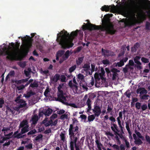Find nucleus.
I'll return each mask as SVG.
<instances>
[{
	"mask_svg": "<svg viewBox=\"0 0 150 150\" xmlns=\"http://www.w3.org/2000/svg\"><path fill=\"white\" fill-rule=\"evenodd\" d=\"M120 118H119V117H117V120L118 122L119 126L121 129V131H123V130H125V127L122 126V125H121V122L120 120Z\"/></svg>",
	"mask_w": 150,
	"mask_h": 150,
	"instance_id": "29",
	"label": "nucleus"
},
{
	"mask_svg": "<svg viewBox=\"0 0 150 150\" xmlns=\"http://www.w3.org/2000/svg\"><path fill=\"white\" fill-rule=\"evenodd\" d=\"M67 117L68 116L66 114H64L62 115L61 116L60 118L62 120H63L64 118H67Z\"/></svg>",
	"mask_w": 150,
	"mask_h": 150,
	"instance_id": "64",
	"label": "nucleus"
},
{
	"mask_svg": "<svg viewBox=\"0 0 150 150\" xmlns=\"http://www.w3.org/2000/svg\"><path fill=\"white\" fill-rule=\"evenodd\" d=\"M76 65H74L70 67L69 69V71L70 73H72L74 71L76 68Z\"/></svg>",
	"mask_w": 150,
	"mask_h": 150,
	"instance_id": "41",
	"label": "nucleus"
},
{
	"mask_svg": "<svg viewBox=\"0 0 150 150\" xmlns=\"http://www.w3.org/2000/svg\"><path fill=\"white\" fill-rule=\"evenodd\" d=\"M36 45L37 48L40 51L42 50L43 47L39 42H36Z\"/></svg>",
	"mask_w": 150,
	"mask_h": 150,
	"instance_id": "37",
	"label": "nucleus"
},
{
	"mask_svg": "<svg viewBox=\"0 0 150 150\" xmlns=\"http://www.w3.org/2000/svg\"><path fill=\"white\" fill-rule=\"evenodd\" d=\"M62 88V86L60 85H59L58 87L57 88L58 90V92L57 93H62L63 92V91L62 90H61V88Z\"/></svg>",
	"mask_w": 150,
	"mask_h": 150,
	"instance_id": "59",
	"label": "nucleus"
},
{
	"mask_svg": "<svg viewBox=\"0 0 150 150\" xmlns=\"http://www.w3.org/2000/svg\"><path fill=\"white\" fill-rule=\"evenodd\" d=\"M66 103V105H69L71 107H74L75 108H77V106L75 103H68V102L67 103Z\"/></svg>",
	"mask_w": 150,
	"mask_h": 150,
	"instance_id": "51",
	"label": "nucleus"
},
{
	"mask_svg": "<svg viewBox=\"0 0 150 150\" xmlns=\"http://www.w3.org/2000/svg\"><path fill=\"white\" fill-rule=\"evenodd\" d=\"M144 6L142 4L136 5L130 7L129 9L126 8L122 10L123 13L125 15L130 14L134 16H136L140 18H142L144 16Z\"/></svg>",
	"mask_w": 150,
	"mask_h": 150,
	"instance_id": "4",
	"label": "nucleus"
},
{
	"mask_svg": "<svg viewBox=\"0 0 150 150\" xmlns=\"http://www.w3.org/2000/svg\"><path fill=\"white\" fill-rule=\"evenodd\" d=\"M61 140L64 142L65 139L64 134L63 133H61L60 135Z\"/></svg>",
	"mask_w": 150,
	"mask_h": 150,
	"instance_id": "62",
	"label": "nucleus"
},
{
	"mask_svg": "<svg viewBox=\"0 0 150 150\" xmlns=\"http://www.w3.org/2000/svg\"><path fill=\"white\" fill-rule=\"evenodd\" d=\"M111 128L113 131H120L119 130L118 127L116 124L111 122Z\"/></svg>",
	"mask_w": 150,
	"mask_h": 150,
	"instance_id": "21",
	"label": "nucleus"
},
{
	"mask_svg": "<svg viewBox=\"0 0 150 150\" xmlns=\"http://www.w3.org/2000/svg\"><path fill=\"white\" fill-rule=\"evenodd\" d=\"M26 105V103L18 104V107L19 108H23L25 107Z\"/></svg>",
	"mask_w": 150,
	"mask_h": 150,
	"instance_id": "58",
	"label": "nucleus"
},
{
	"mask_svg": "<svg viewBox=\"0 0 150 150\" xmlns=\"http://www.w3.org/2000/svg\"><path fill=\"white\" fill-rule=\"evenodd\" d=\"M38 85L37 82L34 81L33 83H31L29 87L32 88L38 87Z\"/></svg>",
	"mask_w": 150,
	"mask_h": 150,
	"instance_id": "38",
	"label": "nucleus"
},
{
	"mask_svg": "<svg viewBox=\"0 0 150 150\" xmlns=\"http://www.w3.org/2000/svg\"><path fill=\"white\" fill-rule=\"evenodd\" d=\"M28 79L29 78H27L25 79H22L19 80H16L15 81V83L17 84L24 83L28 81Z\"/></svg>",
	"mask_w": 150,
	"mask_h": 150,
	"instance_id": "24",
	"label": "nucleus"
},
{
	"mask_svg": "<svg viewBox=\"0 0 150 150\" xmlns=\"http://www.w3.org/2000/svg\"><path fill=\"white\" fill-rule=\"evenodd\" d=\"M57 115L55 113L53 114L50 117V119H52V120L57 117Z\"/></svg>",
	"mask_w": 150,
	"mask_h": 150,
	"instance_id": "61",
	"label": "nucleus"
},
{
	"mask_svg": "<svg viewBox=\"0 0 150 150\" xmlns=\"http://www.w3.org/2000/svg\"><path fill=\"white\" fill-rule=\"evenodd\" d=\"M77 139V138L76 137L75 139V150H80V145L77 144L76 143Z\"/></svg>",
	"mask_w": 150,
	"mask_h": 150,
	"instance_id": "40",
	"label": "nucleus"
},
{
	"mask_svg": "<svg viewBox=\"0 0 150 150\" xmlns=\"http://www.w3.org/2000/svg\"><path fill=\"white\" fill-rule=\"evenodd\" d=\"M113 106L112 104L108 105L107 107V112H106V113H110V115H112L113 113Z\"/></svg>",
	"mask_w": 150,
	"mask_h": 150,
	"instance_id": "15",
	"label": "nucleus"
},
{
	"mask_svg": "<svg viewBox=\"0 0 150 150\" xmlns=\"http://www.w3.org/2000/svg\"><path fill=\"white\" fill-rule=\"evenodd\" d=\"M35 93L32 91H30L27 93V95H25V96L26 98H28L31 96L35 95Z\"/></svg>",
	"mask_w": 150,
	"mask_h": 150,
	"instance_id": "31",
	"label": "nucleus"
},
{
	"mask_svg": "<svg viewBox=\"0 0 150 150\" xmlns=\"http://www.w3.org/2000/svg\"><path fill=\"white\" fill-rule=\"evenodd\" d=\"M28 122L26 120H23L20 123L19 127L22 128L21 131H28Z\"/></svg>",
	"mask_w": 150,
	"mask_h": 150,
	"instance_id": "6",
	"label": "nucleus"
},
{
	"mask_svg": "<svg viewBox=\"0 0 150 150\" xmlns=\"http://www.w3.org/2000/svg\"><path fill=\"white\" fill-rule=\"evenodd\" d=\"M95 142L96 144L97 147L99 150H102L101 147L103 146L102 144L100 143V141L98 139H96L95 140Z\"/></svg>",
	"mask_w": 150,
	"mask_h": 150,
	"instance_id": "28",
	"label": "nucleus"
},
{
	"mask_svg": "<svg viewBox=\"0 0 150 150\" xmlns=\"http://www.w3.org/2000/svg\"><path fill=\"white\" fill-rule=\"evenodd\" d=\"M69 86L73 90L75 91H77L78 89V87L77 84H73L72 83V81L71 80L70 81L69 83Z\"/></svg>",
	"mask_w": 150,
	"mask_h": 150,
	"instance_id": "18",
	"label": "nucleus"
},
{
	"mask_svg": "<svg viewBox=\"0 0 150 150\" xmlns=\"http://www.w3.org/2000/svg\"><path fill=\"white\" fill-rule=\"evenodd\" d=\"M141 57L139 56H136L134 59V61L135 63L138 64H142L141 62L139 61Z\"/></svg>",
	"mask_w": 150,
	"mask_h": 150,
	"instance_id": "30",
	"label": "nucleus"
},
{
	"mask_svg": "<svg viewBox=\"0 0 150 150\" xmlns=\"http://www.w3.org/2000/svg\"><path fill=\"white\" fill-rule=\"evenodd\" d=\"M8 48L5 47L3 49V51L0 49V55L3 54V52H5L6 54L7 55L6 58L11 61L16 60L18 58V53L19 50L20 43L18 41L14 43H9Z\"/></svg>",
	"mask_w": 150,
	"mask_h": 150,
	"instance_id": "3",
	"label": "nucleus"
},
{
	"mask_svg": "<svg viewBox=\"0 0 150 150\" xmlns=\"http://www.w3.org/2000/svg\"><path fill=\"white\" fill-rule=\"evenodd\" d=\"M77 76V78L79 80H82L84 79V76L83 75L81 74H79Z\"/></svg>",
	"mask_w": 150,
	"mask_h": 150,
	"instance_id": "48",
	"label": "nucleus"
},
{
	"mask_svg": "<svg viewBox=\"0 0 150 150\" xmlns=\"http://www.w3.org/2000/svg\"><path fill=\"white\" fill-rule=\"evenodd\" d=\"M101 72L99 73V75L102 79L105 76V71L103 67H101L100 69Z\"/></svg>",
	"mask_w": 150,
	"mask_h": 150,
	"instance_id": "34",
	"label": "nucleus"
},
{
	"mask_svg": "<svg viewBox=\"0 0 150 150\" xmlns=\"http://www.w3.org/2000/svg\"><path fill=\"white\" fill-rule=\"evenodd\" d=\"M115 8V6L114 5L109 6L104 5L101 7V9L102 11L107 12L109 11L110 9L112 10H114Z\"/></svg>",
	"mask_w": 150,
	"mask_h": 150,
	"instance_id": "9",
	"label": "nucleus"
},
{
	"mask_svg": "<svg viewBox=\"0 0 150 150\" xmlns=\"http://www.w3.org/2000/svg\"><path fill=\"white\" fill-rule=\"evenodd\" d=\"M91 71H90V75H91L93 72L95 71V67H96V64H91Z\"/></svg>",
	"mask_w": 150,
	"mask_h": 150,
	"instance_id": "35",
	"label": "nucleus"
},
{
	"mask_svg": "<svg viewBox=\"0 0 150 150\" xmlns=\"http://www.w3.org/2000/svg\"><path fill=\"white\" fill-rule=\"evenodd\" d=\"M64 95V93L63 92L57 93V98H56L55 99L56 101L60 102L66 105V103L69 100H68V97L67 96H65Z\"/></svg>",
	"mask_w": 150,
	"mask_h": 150,
	"instance_id": "5",
	"label": "nucleus"
},
{
	"mask_svg": "<svg viewBox=\"0 0 150 150\" xmlns=\"http://www.w3.org/2000/svg\"><path fill=\"white\" fill-rule=\"evenodd\" d=\"M115 132V134H117L119 137L122 139H124V137L123 135V134H124V132H120V133H119V132Z\"/></svg>",
	"mask_w": 150,
	"mask_h": 150,
	"instance_id": "33",
	"label": "nucleus"
},
{
	"mask_svg": "<svg viewBox=\"0 0 150 150\" xmlns=\"http://www.w3.org/2000/svg\"><path fill=\"white\" fill-rule=\"evenodd\" d=\"M126 45H122L121 47V51L123 52V54H124L126 51Z\"/></svg>",
	"mask_w": 150,
	"mask_h": 150,
	"instance_id": "54",
	"label": "nucleus"
},
{
	"mask_svg": "<svg viewBox=\"0 0 150 150\" xmlns=\"http://www.w3.org/2000/svg\"><path fill=\"white\" fill-rule=\"evenodd\" d=\"M13 134V132H11V133H9L7 134H5V137H3L2 140H0V143H3L5 141H6L7 140L10 139L12 137V135Z\"/></svg>",
	"mask_w": 150,
	"mask_h": 150,
	"instance_id": "12",
	"label": "nucleus"
},
{
	"mask_svg": "<svg viewBox=\"0 0 150 150\" xmlns=\"http://www.w3.org/2000/svg\"><path fill=\"white\" fill-rule=\"evenodd\" d=\"M111 71L112 73V79L113 80H115L118 76L117 73L119 72L120 71L117 69L113 68L111 70Z\"/></svg>",
	"mask_w": 150,
	"mask_h": 150,
	"instance_id": "10",
	"label": "nucleus"
},
{
	"mask_svg": "<svg viewBox=\"0 0 150 150\" xmlns=\"http://www.w3.org/2000/svg\"><path fill=\"white\" fill-rule=\"evenodd\" d=\"M32 41L30 40H28L25 45V48L28 51L31 47L32 46Z\"/></svg>",
	"mask_w": 150,
	"mask_h": 150,
	"instance_id": "23",
	"label": "nucleus"
},
{
	"mask_svg": "<svg viewBox=\"0 0 150 150\" xmlns=\"http://www.w3.org/2000/svg\"><path fill=\"white\" fill-rule=\"evenodd\" d=\"M149 97V95L147 94H145L142 96L141 98L142 99L144 100H147L148 99Z\"/></svg>",
	"mask_w": 150,
	"mask_h": 150,
	"instance_id": "53",
	"label": "nucleus"
},
{
	"mask_svg": "<svg viewBox=\"0 0 150 150\" xmlns=\"http://www.w3.org/2000/svg\"><path fill=\"white\" fill-rule=\"evenodd\" d=\"M135 24V23L134 21H131L125 23L126 26H130L134 25Z\"/></svg>",
	"mask_w": 150,
	"mask_h": 150,
	"instance_id": "39",
	"label": "nucleus"
},
{
	"mask_svg": "<svg viewBox=\"0 0 150 150\" xmlns=\"http://www.w3.org/2000/svg\"><path fill=\"white\" fill-rule=\"evenodd\" d=\"M24 88V86L23 85H21L17 87V88L18 90H21Z\"/></svg>",
	"mask_w": 150,
	"mask_h": 150,
	"instance_id": "60",
	"label": "nucleus"
},
{
	"mask_svg": "<svg viewBox=\"0 0 150 150\" xmlns=\"http://www.w3.org/2000/svg\"><path fill=\"white\" fill-rule=\"evenodd\" d=\"M49 71L48 70L43 71L42 69L41 70V72L42 74H45L47 75L49 73Z\"/></svg>",
	"mask_w": 150,
	"mask_h": 150,
	"instance_id": "56",
	"label": "nucleus"
},
{
	"mask_svg": "<svg viewBox=\"0 0 150 150\" xmlns=\"http://www.w3.org/2000/svg\"><path fill=\"white\" fill-rule=\"evenodd\" d=\"M82 68L84 69L83 70L85 71L87 74L90 75V63L84 64Z\"/></svg>",
	"mask_w": 150,
	"mask_h": 150,
	"instance_id": "11",
	"label": "nucleus"
},
{
	"mask_svg": "<svg viewBox=\"0 0 150 150\" xmlns=\"http://www.w3.org/2000/svg\"><path fill=\"white\" fill-rule=\"evenodd\" d=\"M129 67L128 65H126V67L123 69V71L125 73H127L128 71V68Z\"/></svg>",
	"mask_w": 150,
	"mask_h": 150,
	"instance_id": "57",
	"label": "nucleus"
},
{
	"mask_svg": "<svg viewBox=\"0 0 150 150\" xmlns=\"http://www.w3.org/2000/svg\"><path fill=\"white\" fill-rule=\"evenodd\" d=\"M94 84V79L93 77L91 78V79L90 81V82L88 83V85H87V86L88 87H91L93 86Z\"/></svg>",
	"mask_w": 150,
	"mask_h": 150,
	"instance_id": "36",
	"label": "nucleus"
},
{
	"mask_svg": "<svg viewBox=\"0 0 150 150\" xmlns=\"http://www.w3.org/2000/svg\"><path fill=\"white\" fill-rule=\"evenodd\" d=\"M135 106L137 110H139L141 108V103L139 102H137L135 103Z\"/></svg>",
	"mask_w": 150,
	"mask_h": 150,
	"instance_id": "46",
	"label": "nucleus"
},
{
	"mask_svg": "<svg viewBox=\"0 0 150 150\" xmlns=\"http://www.w3.org/2000/svg\"><path fill=\"white\" fill-rule=\"evenodd\" d=\"M140 46V43L136 42L134 46L131 47V51L132 52H136Z\"/></svg>",
	"mask_w": 150,
	"mask_h": 150,
	"instance_id": "13",
	"label": "nucleus"
},
{
	"mask_svg": "<svg viewBox=\"0 0 150 150\" xmlns=\"http://www.w3.org/2000/svg\"><path fill=\"white\" fill-rule=\"evenodd\" d=\"M134 143L135 144L139 145L142 143L143 142L140 139H138L135 141Z\"/></svg>",
	"mask_w": 150,
	"mask_h": 150,
	"instance_id": "45",
	"label": "nucleus"
},
{
	"mask_svg": "<svg viewBox=\"0 0 150 150\" xmlns=\"http://www.w3.org/2000/svg\"><path fill=\"white\" fill-rule=\"evenodd\" d=\"M102 63L104 65H108L110 64V62L108 59H103L102 61Z\"/></svg>",
	"mask_w": 150,
	"mask_h": 150,
	"instance_id": "43",
	"label": "nucleus"
},
{
	"mask_svg": "<svg viewBox=\"0 0 150 150\" xmlns=\"http://www.w3.org/2000/svg\"><path fill=\"white\" fill-rule=\"evenodd\" d=\"M78 30L71 32L70 34L67 31L64 29L61 32L63 34L61 35L59 33L57 34V41L64 49H69L72 47L74 45L73 41L74 38L77 35ZM61 34V33L60 34Z\"/></svg>",
	"mask_w": 150,
	"mask_h": 150,
	"instance_id": "2",
	"label": "nucleus"
},
{
	"mask_svg": "<svg viewBox=\"0 0 150 150\" xmlns=\"http://www.w3.org/2000/svg\"><path fill=\"white\" fill-rule=\"evenodd\" d=\"M42 137V134H40L38 135L35 138V139L36 141H38Z\"/></svg>",
	"mask_w": 150,
	"mask_h": 150,
	"instance_id": "63",
	"label": "nucleus"
},
{
	"mask_svg": "<svg viewBox=\"0 0 150 150\" xmlns=\"http://www.w3.org/2000/svg\"><path fill=\"white\" fill-rule=\"evenodd\" d=\"M60 81L62 82H66V77L64 75H62L60 76Z\"/></svg>",
	"mask_w": 150,
	"mask_h": 150,
	"instance_id": "42",
	"label": "nucleus"
},
{
	"mask_svg": "<svg viewBox=\"0 0 150 150\" xmlns=\"http://www.w3.org/2000/svg\"><path fill=\"white\" fill-rule=\"evenodd\" d=\"M84 57H79L76 60V63L77 66L80 65L83 62Z\"/></svg>",
	"mask_w": 150,
	"mask_h": 150,
	"instance_id": "25",
	"label": "nucleus"
},
{
	"mask_svg": "<svg viewBox=\"0 0 150 150\" xmlns=\"http://www.w3.org/2000/svg\"><path fill=\"white\" fill-rule=\"evenodd\" d=\"M97 116L95 115V114L89 115L88 117V120L89 122L93 121L95 119V117Z\"/></svg>",
	"mask_w": 150,
	"mask_h": 150,
	"instance_id": "32",
	"label": "nucleus"
},
{
	"mask_svg": "<svg viewBox=\"0 0 150 150\" xmlns=\"http://www.w3.org/2000/svg\"><path fill=\"white\" fill-rule=\"evenodd\" d=\"M65 51L63 50H59L57 53V54L59 56V57H61L64 54Z\"/></svg>",
	"mask_w": 150,
	"mask_h": 150,
	"instance_id": "44",
	"label": "nucleus"
},
{
	"mask_svg": "<svg viewBox=\"0 0 150 150\" xmlns=\"http://www.w3.org/2000/svg\"><path fill=\"white\" fill-rule=\"evenodd\" d=\"M57 120L56 119L54 122L53 121V120L52 119H50V121H51L52 122L51 124V127L50 129H52L53 130H55L57 128L55 127V126L57 124Z\"/></svg>",
	"mask_w": 150,
	"mask_h": 150,
	"instance_id": "19",
	"label": "nucleus"
},
{
	"mask_svg": "<svg viewBox=\"0 0 150 150\" xmlns=\"http://www.w3.org/2000/svg\"><path fill=\"white\" fill-rule=\"evenodd\" d=\"M52 109L48 108L47 110L44 111V114L45 116H49L52 113Z\"/></svg>",
	"mask_w": 150,
	"mask_h": 150,
	"instance_id": "26",
	"label": "nucleus"
},
{
	"mask_svg": "<svg viewBox=\"0 0 150 150\" xmlns=\"http://www.w3.org/2000/svg\"><path fill=\"white\" fill-rule=\"evenodd\" d=\"M142 61L144 63H148L149 62V59L144 57H142L141 59Z\"/></svg>",
	"mask_w": 150,
	"mask_h": 150,
	"instance_id": "50",
	"label": "nucleus"
},
{
	"mask_svg": "<svg viewBox=\"0 0 150 150\" xmlns=\"http://www.w3.org/2000/svg\"><path fill=\"white\" fill-rule=\"evenodd\" d=\"M74 124V122H73V124H71L70 125V127L69 129V131H74L73 130L74 128V131H78L79 129L77 125L75 126L74 125H73Z\"/></svg>",
	"mask_w": 150,
	"mask_h": 150,
	"instance_id": "20",
	"label": "nucleus"
},
{
	"mask_svg": "<svg viewBox=\"0 0 150 150\" xmlns=\"http://www.w3.org/2000/svg\"><path fill=\"white\" fill-rule=\"evenodd\" d=\"M69 86L73 90L75 91H77L78 89V87L77 84H73L72 83V81L71 80L70 81L69 83Z\"/></svg>",
	"mask_w": 150,
	"mask_h": 150,
	"instance_id": "17",
	"label": "nucleus"
},
{
	"mask_svg": "<svg viewBox=\"0 0 150 150\" xmlns=\"http://www.w3.org/2000/svg\"><path fill=\"white\" fill-rule=\"evenodd\" d=\"M72 53H70L69 50H68L66 51L64 55L62 56V58H64V59H67L71 54Z\"/></svg>",
	"mask_w": 150,
	"mask_h": 150,
	"instance_id": "27",
	"label": "nucleus"
},
{
	"mask_svg": "<svg viewBox=\"0 0 150 150\" xmlns=\"http://www.w3.org/2000/svg\"><path fill=\"white\" fill-rule=\"evenodd\" d=\"M126 123V128L127 131H130V128L129 125L130 123V122L129 121H127L125 122Z\"/></svg>",
	"mask_w": 150,
	"mask_h": 150,
	"instance_id": "47",
	"label": "nucleus"
},
{
	"mask_svg": "<svg viewBox=\"0 0 150 150\" xmlns=\"http://www.w3.org/2000/svg\"><path fill=\"white\" fill-rule=\"evenodd\" d=\"M141 108L142 111H144L147 109V106L146 104H143L141 105Z\"/></svg>",
	"mask_w": 150,
	"mask_h": 150,
	"instance_id": "52",
	"label": "nucleus"
},
{
	"mask_svg": "<svg viewBox=\"0 0 150 150\" xmlns=\"http://www.w3.org/2000/svg\"><path fill=\"white\" fill-rule=\"evenodd\" d=\"M4 103V100L3 99L0 98V108H2L3 107V105Z\"/></svg>",
	"mask_w": 150,
	"mask_h": 150,
	"instance_id": "55",
	"label": "nucleus"
},
{
	"mask_svg": "<svg viewBox=\"0 0 150 150\" xmlns=\"http://www.w3.org/2000/svg\"><path fill=\"white\" fill-rule=\"evenodd\" d=\"M128 59L127 57H126L120 60L119 62L117 63H115L113 64V66L114 67H116L117 66L120 67L124 65V62H126Z\"/></svg>",
	"mask_w": 150,
	"mask_h": 150,
	"instance_id": "7",
	"label": "nucleus"
},
{
	"mask_svg": "<svg viewBox=\"0 0 150 150\" xmlns=\"http://www.w3.org/2000/svg\"><path fill=\"white\" fill-rule=\"evenodd\" d=\"M38 120V116L36 115H34L32 117L31 121H32V124L33 125H36Z\"/></svg>",
	"mask_w": 150,
	"mask_h": 150,
	"instance_id": "16",
	"label": "nucleus"
},
{
	"mask_svg": "<svg viewBox=\"0 0 150 150\" xmlns=\"http://www.w3.org/2000/svg\"><path fill=\"white\" fill-rule=\"evenodd\" d=\"M60 76L59 74H57L54 75L53 78L51 79L52 81L54 83H56L58 80L60 79Z\"/></svg>",
	"mask_w": 150,
	"mask_h": 150,
	"instance_id": "22",
	"label": "nucleus"
},
{
	"mask_svg": "<svg viewBox=\"0 0 150 150\" xmlns=\"http://www.w3.org/2000/svg\"><path fill=\"white\" fill-rule=\"evenodd\" d=\"M112 14L105 15V18L102 20V25H96L91 23L90 22L82 25V28L83 30H100L103 32H105L106 34L113 35L116 32L114 29L113 25L110 22L108 21L109 18L112 16Z\"/></svg>",
	"mask_w": 150,
	"mask_h": 150,
	"instance_id": "1",
	"label": "nucleus"
},
{
	"mask_svg": "<svg viewBox=\"0 0 150 150\" xmlns=\"http://www.w3.org/2000/svg\"><path fill=\"white\" fill-rule=\"evenodd\" d=\"M93 111L95 114V115L98 117L101 113L100 108L99 105H98L97 104H96L94 105V108L93 110Z\"/></svg>",
	"mask_w": 150,
	"mask_h": 150,
	"instance_id": "8",
	"label": "nucleus"
},
{
	"mask_svg": "<svg viewBox=\"0 0 150 150\" xmlns=\"http://www.w3.org/2000/svg\"><path fill=\"white\" fill-rule=\"evenodd\" d=\"M150 23L148 21H146L145 24V28L146 30H150Z\"/></svg>",
	"mask_w": 150,
	"mask_h": 150,
	"instance_id": "49",
	"label": "nucleus"
},
{
	"mask_svg": "<svg viewBox=\"0 0 150 150\" xmlns=\"http://www.w3.org/2000/svg\"><path fill=\"white\" fill-rule=\"evenodd\" d=\"M109 50H108L104 49L102 48L101 49L102 54L104 57H109L110 55L109 53Z\"/></svg>",
	"mask_w": 150,
	"mask_h": 150,
	"instance_id": "14",
	"label": "nucleus"
}]
</instances>
